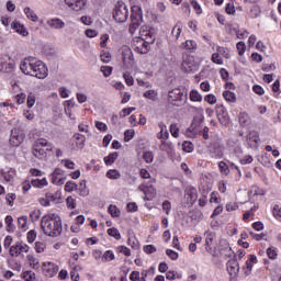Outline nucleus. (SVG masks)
I'll return each mask as SVG.
<instances>
[{"instance_id":"1","label":"nucleus","mask_w":281,"mask_h":281,"mask_svg":"<svg viewBox=\"0 0 281 281\" xmlns=\"http://www.w3.org/2000/svg\"><path fill=\"white\" fill-rule=\"evenodd\" d=\"M20 69L24 76H33V78H38L44 80L47 78V66L34 57H26L20 64Z\"/></svg>"},{"instance_id":"2","label":"nucleus","mask_w":281,"mask_h":281,"mask_svg":"<svg viewBox=\"0 0 281 281\" xmlns=\"http://www.w3.org/2000/svg\"><path fill=\"white\" fill-rule=\"evenodd\" d=\"M157 36L153 29L148 26H142L139 30V36L133 38V48L138 54H148L150 46L155 43Z\"/></svg>"},{"instance_id":"3","label":"nucleus","mask_w":281,"mask_h":281,"mask_svg":"<svg viewBox=\"0 0 281 281\" xmlns=\"http://www.w3.org/2000/svg\"><path fill=\"white\" fill-rule=\"evenodd\" d=\"M41 228L45 236L56 238L63 234V220L54 213L44 215L41 221Z\"/></svg>"},{"instance_id":"4","label":"nucleus","mask_w":281,"mask_h":281,"mask_svg":"<svg viewBox=\"0 0 281 281\" xmlns=\"http://www.w3.org/2000/svg\"><path fill=\"white\" fill-rule=\"evenodd\" d=\"M53 148L54 146L50 143H48L47 139L38 138L33 144L32 153L34 157H36L37 159H45L47 157V153H52Z\"/></svg>"},{"instance_id":"5","label":"nucleus","mask_w":281,"mask_h":281,"mask_svg":"<svg viewBox=\"0 0 281 281\" xmlns=\"http://www.w3.org/2000/svg\"><path fill=\"white\" fill-rule=\"evenodd\" d=\"M113 19L116 23H126L128 21V7L126 3L119 1L113 10Z\"/></svg>"},{"instance_id":"6","label":"nucleus","mask_w":281,"mask_h":281,"mask_svg":"<svg viewBox=\"0 0 281 281\" xmlns=\"http://www.w3.org/2000/svg\"><path fill=\"white\" fill-rule=\"evenodd\" d=\"M168 100L173 106H183L188 100V94H184L179 88L169 91Z\"/></svg>"},{"instance_id":"7","label":"nucleus","mask_w":281,"mask_h":281,"mask_svg":"<svg viewBox=\"0 0 281 281\" xmlns=\"http://www.w3.org/2000/svg\"><path fill=\"white\" fill-rule=\"evenodd\" d=\"M142 10L137 9V11H135V9H133L131 14V24L128 29L130 34H135V32H137L139 25H142Z\"/></svg>"},{"instance_id":"8","label":"nucleus","mask_w":281,"mask_h":281,"mask_svg":"<svg viewBox=\"0 0 281 281\" xmlns=\"http://www.w3.org/2000/svg\"><path fill=\"white\" fill-rule=\"evenodd\" d=\"M123 65L126 69H133L135 67V58L133 57V50L131 47L125 46L122 48Z\"/></svg>"},{"instance_id":"9","label":"nucleus","mask_w":281,"mask_h":281,"mask_svg":"<svg viewBox=\"0 0 281 281\" xmlns=\"http://www.w3.org/2000/svg\"><path fill=\"white\" fill-rule=\"evenodd\" d=\"M14 70V60L8 55H0V71L11 74Z\"/></svg>"},{"instance_id":"10","label":"nucleus","mask_w":281,"mask_h":281,"mask_svg":"<svg viewBox=\"0 0 281 281\" xmlns=\"http://www.w3.org/2000/svg\"><path fill=\"white\" fill-rule=\"evenodd\" d=\"M225 146L221 142H214L211 144L209 153L212 159H223Z\"/></svg>"},{"instance_id":"11","label":"nucleus","mask_w":281,"mask_h":281,"mask_svg":"<svg viewBox=\"0 0 281 281\" xmlns=\"http://www.w3.org/2000/svg\"><path fill=\"white\" fill-rule=\"evenodd\" d=\"M25 140V133H23L20 128L14 127L11 130V135L9 139V144L11 146H21L22 142Z\"/></svg>"},{"instance_id":"12","label":"nucleus","mask_w":281,"mask_h":281,"mask_svg":"<svg viewBox=\"0 0 281 281\" xmlns=\"http://www.w3.org/2000/svg\"><path fill=\"white\" fill-rule=\"evenodd\" d=\"M30 251V246L26 244L16 243L10 247L9 254L12 258H19L21 254H27Z\"/></svg>"},{"instance_id":"13","label":"nucleus","mask_w":281,"mask_h":281,"mask_svg":"<svg viewBox=\"0 0 281 281\" xmlns=\"http://www.w3.org/2000/svg\"><path fill=\"white\" fill-rule=\"evenodd\" d=\"M260 142V135L256 131H250L246 136V144L248 148H258V143Z\"/></svg>"},{"instance_id":"14","label":"nucleus","mask_w":281,"mask_h":281,"mask_svg":"<svg viewBox=\"0 0 281 281\" xmlns=\"http://www.w3.org/2000/svg\"><path fill=\"white\" fill-rule=\"evenodd\" d=\"M42 271L46 278H54L58 273V266L54 262L47 261L43 263Z\"/></svg>"},{"instance_id":"15","label":"nucleus","mask_w":281,"mask_h":281,"mask_svg":"<svg viewBox=\"0 0 281 281\" xmlns=\"http://www.w3.org/2000/svg\"><path fill=\"white\" fill-rule=\"evenodd\" d=\"M226 269L228 271V274L231 276V280H234L238 278V272L240 271V266L235 259H231L226 263Z\"/></svg>"},{"instance_id":"16","label":"nucleus","mask_w":281,"mask_h":281,"mask_svg":"<svg viewBox=\"0 0 281 281\" xmlns=\"http://www.w3.org/2000/svg\"><path fill=\"white\" fill-rule=\"evenodd\" d=\"M65 3L70 10L80 12V10H83L85 5H87V0H65Z\"/></svg>"},{"instance_id":"17","label":"nucleus","mask_w":281,"mask_h":281,"mask_svg":"<svg viewBox=\"0 0 281 281\" xmlns=\"http://www.w3.org/2000/svg\"><path fill=\"white\" fill-rule=\"evenodd\" d=\"M52 183L56 186H63L65 183V171L60 168H56L52 173Z\"/></svg>"},{"instance_id":"18","label":"nucleus","mask_w":281,"mask_h":281,"mask_svg":"<svg viewBox=\"0 0 281 281\" xmlns=\"http://www.w3.org/2000/svg\"><path fill=\"white\" fill-rule=\"evenodd\" d=\"M11 27L14 30V32H16V34H20V36H30V32H27L25 25L19 22L11 24Z\"/></svg>"},{"instance_id":"19","label":"nucleus","mask_w":281,"mask_h":281,"mask_svg":"<svg viewBox=\"0 0 281 281\" xmlns=\"http://www.w3.org/2000/svg\"><path fill=\"white\" fill-rule=\"evenodd\" d=\"M205 237V249L206 251H212V241L214 240V238H216V233L212 232V231H206L204 233Z\"/></svg>"},{"instance_id":"20","label":"nucleus","mask_w":281,"mask_h":281,"mask_svg":"<svg viewBox=\"0 0 281 281\" xmlns=\"http://www.w3.org/2000/svg\"><path fill=\"white\" fill-rule=\"evenodd\" d=\"M46 23L48 27H52V30H63V27H65V23L58 18L50 19Z\"/></svg>"},{"instance_id":"21","label":"nucleus","mask_w":281,"mask_h":281,"mask_svg":"<svg viewBox=\"0 0 281 281\" xmlns=\"http://www.w3.org/2000/svg\"><path fill=\"white\" fill-rule=\"evenodd\" d=\"M138 190H140V192H144V194H150L151 196H155V194H157V189H155L153 184H140L138 187Z\"/></svg>"},{"instance_id":"22","label":"nucleus","mask_w":281,"mask_h":281,"mask_svg":"<svg viewBox=\"0 0 281 281\" xmlns=\"http://www.w3.org/2000/svg\"><path fill=\"white\" fill-rule=\"evenodd\" d=\"M160 132L157 134L158 139H168L170 137V133H168V127L166 124L159 123Z\"/></svg>"},{"instance_id":"23","label":"nucleus","mask_w":281,"mask_h":281,"mask_svg":"<svg viewBox=\"0 0 281 281\" xmlns=\"http://www.w3.org/2000/svg\"><path fill=\"white\" fill-rule=\"evenodd\" d=\"M159 149L162 150V153H172L175 145L171 142L161 140Z\"/></svg>"},{"instance_id":"24","label":"nucleus","mask_w":281,"mask_h":281,"mask_svg":"<svg viewBox=\"0 0 281 281\" xmlns=\"http://www.w3.org/2000/svg\"><path fill=\"white\" fill-rule=\"evenodd\" d=\"M239 124L241 126H249V124H251V117H249L247 112H241L239 114Z\"/></svg>"},{"instance_id":"25","label":"nucleus","mask_w":281,"mask_h":281,"mask_svg":"<svg viewBox=\"0 0 281 281\" xmlns=\"http://www.w3.org/2000/svg\"><path fill=\"white\" fill-rule=\"evenodd\" d=\"M16 172L13 169H3L2 170V177L4 181L10 182L12 179H14Z\"/></svg>"},{"instance_id":"26","label":"nucleus","mask_w":281,"mask_h":281,"mask_svg":"<svg viewBox=\"0 0 281 281\" xmlns=\"http://www.w3.org/2000/svg\"><path fill=\"white\" fill-rule=\"evenodd\" d=\"M74 138L77 142L78 148L80 149L85 148V143L87 142V137L85 135L77 133L74 135Z\"/></svg>"},{"instance_id":"27","label":"nucleus","mask_w":281,"mask_h":281,"mask_svg":"<svg viewBox=\"0 0 281 281\" xmlns=\"http://www.w3.org/2000/svg\"><path fill=\"white\" fill-rule=\"evenodd\" d=\"M31 184L33 186V188H45V186H47V179H33L31 180Z\"/></svg>"},{"instance_id":"28","label":"nucleus","mask_w":281,"mask_h":281,"mask_svg":"<svg viewBox=\"0 0 281 281\" xmlns=\"http://www.w3.org/2000/svg\"><path fill=\"white\" fill-rule=\"evenodd\" d=\"M24 14L27 16V19H30L31 21H33L34 23H36V21H38V15H36V13L34 12V10L30 9L29 7H26L24 9Z\"/></svg>"},{"instance_id":"29","label":"nucleus","mask_w":281,"mask_h":281,"mask_svg":"<svg viewBox=\"0 0 281 281\" xmlns=\"http://www.w3.org/2000/svg\"><path fill=\"white\" fill-rule=\"evenodd\" d=\"M22 279L25 281H36V273L32 270L24 271L22 273Z\"/></svg>"},{"instance_id":"30","label":"nucleus","mask_w":281,"mask_h":281,"mask_svg":"<svg viewBox=\"0 0 281 281\" xmlns=\"http://www.w3.org/2000/svg\"><path fill=\"white\" fill-rule=\"evenodd\" d=\"M117 157H119L117 151H114L109 156L104 157V164L106 166H112V164H115V159H117Z\"/></svg>"},{"instance_id":"31","label":"nucleus","mask_w":281,"mask_h":281,"mask_svg":"<svg viewBox=\"0 0 281 281\" xmlns=\"http://www.w3.org/2000/svg\"><path fill=\"white\" fill-rule=\"evenodd\" d=\"M182 27H183V26L181 25V22H178V23L173 26V29H172V31H171V34H172L173 37H176V41L179 38V36H181Z\"/></svg>"},{"instance_id":"32","label":"nucleus","mask_w":281,"mask_h":281,"mask_svg":"<svg viewBox=\"0 0 281 281\" xmlns=\"http://www.w3.org/2000/svg\"><path fill=\"white\" fill-rule=\"evenodd\" d=\"M223 98L226 102H236V93L229 90L223 92Z\"/></svg>"},{"instance_id":"33","label":"nucleus","mask_w":281,"mask_h":281,"mask_svg":"<svg viewBox=\"0 0 281 281\" xmlns=\"http://www.w3.org/2000/svg\"><path fill=\"white\" fill-rule=\"evenodd\" d=\"M190 100L192 102H203V97L201 95V93H199V91L192 90L190 92Z\"/></svg>"},{"instance_id":"34","label":"nucleus","mask_w":281,"mask_h":281,"mask_svg":"<svg viewBox=\"0 0 281 281\" xmlns=\"http://www.w3.org/2000/svg\"><path fill=\"white\" fill-rule=\"evenodd\" d=\"M111 260H115V255L113 251L108 250L102 256V262H111Z\"/></svg>"},{"instance_id":"35","label":"nucleus","mask_w":281,"mask_h":281,"mask_svg":"<svg viewBox=\"0 0 281 281\" xmlns=\"http://www.w3.org/2000/svg\"><path fill=\"white\" fill-rule=\"evenodd\" d=\"M108 234L109 236H112V238H115V240H120V238H122L120 231L115 227L109 228Z\"/></svg>"},{"instance_id":"36","label":"nucleus","mask_w":281,"mask_h":281,"mask_svg":"<svg viewBox=\"0 0 281 281\" xmlns=\"http://www.w3.org/2000/svg\"><path fill=\"white\" fill-rule=\"evenodd\" d=\"M218 168H220V171L222 172V175H225V177H227V175H229V166H227V162L220 161Z\"/></svg>"},{"instance_id":"37","label":"nucleus","mask_w":281,"mask_h":281,"mask_svg":"<svg viewBox=\"0 0 281 281\" xmlns=\"http://www.w3.org/2000/svg\"><path fill=\"white\" fill-rule=\"evenodd\" d=\"M108 212L111 214V216H113V218H119L120 216V209L113 204L109 206Z\"/></svg>"},{"instance_id":"38","label":"nucleus","mask_w":281,"mask_h":281,"mask_svg":"<svg viewBox=\"0 0 281 281\" xmlns=\"http://www.w3.org/2000/svg\"><path fill=\"white\" fill-rule=\"evenodd\" d=\"M123 78L128 87H133L135 85V80L133 79V76H131V72H123Z\"/></svg>"},{"instance_id":"39","label":"nucleus","mask_w":281,"mask_h":281,"mask_svg":"<svg viewBox=\"0 0 281 281\" xmlns=\"http://www.w3.org/2000/svg\"><path fill=\"white\" fill-rule=\"evenodd\" d=\"M106 177H108V179H120V177H122V175L116 169H110L106 172Z\"/></svg>"},{"instance_id":"40","label":"nucleus","mask_w":281,"mask_h":281,"mask_svg":"<svg viewBox=\"0 0 281 281\" xmlns=\"http://www.w3.org/2000/svg\"><path fill=\"white\" fill-rule=\"evenodd\" d=\"M144 98H146L147 100H151L153 102H155V100H157V91L155 90H147L144 93Z\"/></svg>"},{"instance_id":"41","label":"nucleus","mask_w":281,"mask_h":281,"mask_svg":"<svg viewBox=\"0 0 281 281\" xmlns=\"http://www.w3.org/2000/svg\"><path fill=\"white\" fill-rule=\"evenodd\" d=\"M220 124H222V126H227V124H229V114L224 113V114H220V116H217Z\"/></svg>"},{"instance_id":"42","label":"nucleus","mask_w":281,"mask_h":281,"mask_svg":"<svg viewBox=\"0 0 281 281\" xmlns=\"http://www.w3.org/2000/svg\"><path fill=\"white\" fill-rule=\"evenodd\" d=\"M18 223H19L20 229H23L24 232H26V229H27V216H22V217L18 218Z\"/></svg>"},{"instance_id":"43","label":"nucleus","mask_w":281,"mask_h":281,"mask_svg":"<svg viewBox=\"0 0 281 281\" xmlns=\"http://www.w3.org/2000/svg\"><path fill=\"white\" fill-rule=\"evenodd\" d=\"M143 159L146 164H153V160L155 159V155L153 151H145L143 154Z\"/></svg>"},{"instance_id":"44","label":"nucleus","mask_w":281,"mask_h":281,"mask_svg":"<svg viewBox=\"0 0 281 281\" xmlns=\"http://www.w3.org/2000/svg\"><path fill=\"white\" fill-rule=\"evenodd\" d=\"M250 194H254V196H265L266 191L263 189H260L258 187H252L250 190Z\"/></svg>"},{"instance_id":"45","label":"nucleus","mask_w":281,"mask_h":281,"mask_svg":"<svg viewBox=\"0 0 281 281\" xmlns=\"http://www.w3.org/2000/svg\"><path fill=\"white\" fill-rule=\"evenodd\" d=\"M74 190H78V184H76V182L68 181L65 184V191L66 192H74Z\"/></svg>"},{"instance_id":"46","label":"nucleus","mask_w":281,"mask_h":281,"mask_svg":"<svg viewBox=\"0 0 281 281\" xmlns=\"http://www.w3.org/2000/svg\"><path fill=\"white\" fill-rule=\"evenodd\" d=\"M36 104V95L32 92L29 93L27 95V106L29 109H32Z\"/></svg>"},{"instance_id":"47","label":"nucleus","mask_w":281,"mask_h":281,"mask_svg":"<svg viewBox=\"0 0 281 281\" xmlns=\"http://www.w3.org/2000/svg\"><path fill=\"white\" fill-rule=\"evenodd\" d=\"M182 150L184 153H192V150H194V145L192 143H190V142H184L182 144Z\"/></svg>"},{"instance_id":"48","label":"nucleus","mask_w":281,"mask_h":281,"mask_svg":"<svg viewBox=\"0 0 281 281\" xmlns=\"http://www.w3.org/2000/svg\"><path fill=\"white\" fill-rule=\"evenodd\" d=\"M236 48L238 50L239 56H244L245 50L247 49V46L245 45V42H238L236 45Z\"/></svg>"},{"instance_id":"49","label":"nucleus","mask_w":281,"mask_h":281,"mask_svg":"<svg viewBox=\"0 0 281 281\" xmlns=\"http://www.w3.org/2000/svg\"><path fill=\"white\" fill-rule=\"evenodd\" d=\"M169 131L172 137H179V126L177 125V123L171 124Z\"/></svg>"},{"instance_id":"50","label":"nucleus","mask_w":281,"mask_h":281,"mask_svg":"<svg viewBox=\"0 0 281 281\" xmlns=\"http://www.w3.org/2000/svg\"><path fill=\"white\" fill-rule=\"evenodd\" d=\"M101 71H102L104 78H109V76H111V74H113V68L110 66H102Z\"/></svg>"},{"instance_id":"51","label":"nucleus","mask_w":281,"mask_h":281,"mask_svg":"<svg viewBox=\"0 0 281 281\" xmlns=\"http://www.w3.org/2000/svg\"><path fill=\"white\" fill-rule=\"evenodd\" d=\"M66 205L69 210H76V200L72 196L66 199Z\"/></svg>"},{"instance_id":"52","label":"nucleus","mask_w":281,"mask_h":281,"mask_svg":"<svg viewBox=\"0 0 281 281\" xmlns=\"http://www.w3.org/2000/svg\"><path fill=\"white\" fill-rule=\"evenodd\" d=\"M204 102H207V104H216L217 99L214 94H207L204 97Z\"/></svg>"},{"instance_id":"53","label":"nucleus","mask_w":281,"mask_h":281,"mask_svg":"<svg viewBox=\"0 0 281 281\" xmlns=\"http://www.w3.org/2000/svg\"><path fill=\"white\" fill-rule=\"evenodd\" d=\"M45 247H46V245L43 241L35 243V250L37 254H43V251H45Z\"/></svg>"},{"instance_id":"54","label":"nucleus","mask_w":281,"mask_h":281,"mask_svg":"<svg viewBox=\"0 0 281 281\" xmlns=\"http://www.w3.org/2000/svg\"><path fill=\"white\" fill-rule=\"evenodd\" d=\"M95 128H98V131H101V133H106V131L109 130V127L100 121H95Z\"/></svg>"},{"instance_id":"55","label":"nucleus","mask_w":281,"mask_h":281,"mask_svg":"<svg viewBox=\"0 0 281 281\" xmlns=\"http://www.w3.org/2000/svg\"><path fill=\"white\" fill-rule=\"evenodd\" d=\"M217 54H220L224 58H229V50L225 47H222V46L217 47Z\"/></svg>"},{"instance_id":"56","label":"nucleus","mask_w":281,"mask_h":281,"mask_svg":"<svg viewBox=\"0 0 281 281\" xmlns=\"http://www.w3.org/2000/svg\"><path fill=\"white\" fill-rule=\"evenodd\" d=\"M267 254L270 260H276V258H278V251H276V248H268Z\"/></svg>"},{"instance_id":"57","label":"nucleus","mask_w":281,"mask_h":281,"mask_svg":"<svg viewBox=\"0 0 281 281\" xmlns=\"http://www.w3.org/2000/svg\"><path fill=\"white\" fill-rule=\"evenodd\" d=\"M167 256L171 259V260H178L179 258V252L172 250V249H167L166 250Z\"/></svg>"},{"instance_id":"58","label":"nucleus","mask_w":281,"mask_h":281,"mask_svg":"<svg viewBox=\"0 0 281 281\" xmlns=\"http://www.w3.org/2000/svg\"><path fill=\"white\" fill-rule=\"evenodd\" d=\"M183 45L187 49H196V42L193 40H188Z\"/></svg>"},{"instance_id":"59","label":"nucleus","mask_w":281,"mask_h":281,"mask_svg":"<svg viewBox=\"0 0 281 281\" xmlns=\"http://www.w3.org/2000/svg\"><path fill=\"white\" fill-rule=\"evenodd\" d=\"M117 251L119 254H123V256H131V249H128L126 246H119Z\"/></svg>"},{"instance_id":"60","label":"nucleus","mask_w":281,"mask_h":281,"mask_svg":"<svg viewBox=\"0 0 281 281\" xmlns=\"http://www.w3.org/2000/svg\"><path fill=\"white\" fill-rule=\"evenodd\" d=\"M273 216L278 218V221H281V206L278 204L273 206Z\"/></svg>"},{"instance_id":"61","label":"nucleus","mask_w":281,"mask_h":281,"mask_svg":"<svg viewBox=\"0 0 281 281\" xmlns=\"http://www.w3.org/2000/svg\"><path fill=\"white\" fill-rule=\"evenodd\" d=\"M212 60L215 65H223V58H221V55L218 53H214L212 55Z\"/></svg>"},{"instance_id":"62","label":"nucleus","mask_w":281,"mask_h":281,"mask_svg":"<svg viewBox=\"0 0 281 281\" xmlns=\"http://www.w3.org/2000/svg\"><path fill=\"white\" fill-rule=\"evenodd\" d=\"M27 243H34L36 240V231L32 229L27 233Z\"/></svg>"},{"instance_id":"63","label":"nucleus","mask_w":281,"mask_h":281,"mask_svg":"<svg viewBox=\"0 0 281 281\" xmlns=\"http://www.w3.org/2000/svg\"><path fill=\"white\" fill-rule=\"evenodd\" d=\"M41 210H34L30 213L32 221H38L41 218Z\"/></svg>"},{"instance_id":"64","label":"nucleus","mask_w":281,"mask_h":281,"mask_svg":"<svg viewBox=\"0 0 281 281\" xmlns=\"http://www.w3.org/2000/svg\"><path fill=\"white\" fill-rule=\"evenodd\" d=\"M124 135H125V142H131V139L135 137V131L127 130L125 131Z\"/></svg>"}]
</instances>
